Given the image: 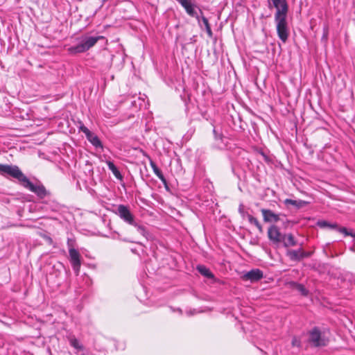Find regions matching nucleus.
Returning a JSON list of instances; mask_svg holds the SVG:
<instances>
[{
	"label": "nucleus",
	"mask_w": 355,
	"mask_h": 355,
	"mask_svg": "<svg viewBox=\"0 0 355 355\" xmlns=\"http://www.w3.org/2000/svg\"><path fill=\"white\" fill-rule=\"evenodd\" d=\"M0 174L2 175H10L17 179L26 189L35 193L40 198H44L46 195V189L43 185L33 184L16 165L0 164Z\"/></svg>",
	"instance_id": "f257e3e1"
},
{
	"label": "nucleus",
	"mask_w": 355,
	"mask_h": 355,
	"mask_svg": "<svg viewBox=\"0 0 355 355\" xmlns=\"http://www.w3.org/2000/svg\"><path fill=\"white\" fill-rule=\"evenodd\" d=\"M104 39L103 36H92L88 34L83 35L80 37L78 44L70 46L67 49L69 54L76 55L86 52L92 48L100 40Z\"/></svg>",
	"instance_id": "f03ea898"
},
{
	"label": "nucleus",
	"mask_w": 355,
	"mask_h": 355,
	"mask_svg": "<svg viewBox=\"0 0 355 355\" xmlns=\"http://www.w3.org/2000/svg\"><path fill=\"white\" fill-rule=\"evenodd\" d=\"M275 21L279 38L283 43H286L290 35L287 15H280L279 13H275Z\"/></svg>",
	"instance_id": "7ed1b4c3"
},
{
	"label": "nucleus",
	"mask_w": 355,
	"mask_h": 355,
	"mask_svg": "<svg viewBox=\"0 0 355 355\" xmlns=\"http://www.w3.org/2000/svg\"><path fill=\"white\" fill-rule=\"evenodd\" d=\"M328 339L322 334L318 327L309 331V343L313 347H324L328 344Z\"/></svg>",
	"instance_id": "20e7f679"
},
{
	"label": "nucleus",
	"mask_w": 355,
	"mask_h": 355,
	"mask_svg": "<svg viewBox=\"0 0 355 355\" xmlns=\"http://www.w3.org/2000/svg\"><path fill=\"white\" fill-rule=\"evenodd\" d=\"M115 213L126 223L135 225V216L127 206L119 205Z\"/></svg>",
	"instance_id": "39448f33"
},
{
	"label": "nucleus",
	"mask_w": 355,
	"mask_h": 355,
	"mask_svg": "<svg viewBox=\"0 0 355 355\" xmlns=\"http://www.w3.org/2000/svg\"><path fill=\"white\" fill-rule=\"evenodd\" d=\"M69 259L76 275H79L81 266L80 254L78 250L71 248L69 250Z\"/></svg>",
	"instance_id": "423d86ee"
},
{
	"label": "nucleus",
	"mask_w": 355,
	"mask_h": 355,
	"mask_svg": "<svg viewBox=\"0 0 355 355\" xmlns=\"http://www.w3.org/2000/svg\"><path fill=\"white\" fill-rule=\"evenodd\" d=\"M300 248L297 250H288L286 252V255L288 258L293 261H300L304 257H308L311 255L309 252H305L302 249V243L300 244Z\"/></svg>",
	"instance_id": "0eeeda50"
},
{
	"label": "nucleus",
	"mask_w": 355,
	"mask_h": 355,
	"mask_svg": "<svg viewBox=\"0 0 355 355\" xmlns=\"http://www.w3.org/2000/svg\"><path fill=\"white\" fill-rule=\"evenodd\" d=\"M177 1L185 9L189 15L196 17L199 20L197 12L195 10L196 6L193 2V0H177Z\"/></svg>",
	"instance_id": "6e6552de"
},
{
	"label": "nucleus",
	"mask_w": 355,
	"mask_h": 355,
	"mask_svg": "<svg viewBox=\"0 0 355 355\" xmlns=\"http://www.w3.org/2000/svg\"><path fill=\"white\" fill-rule=\"evenodd\" d=\"M263 277V272L259 269H253L242 276L243 280H249L250 282H255Z\"/></svg>",
	"instance_id": "1a4fd4ad"
},
{
	"label": "nucleus",
	"mask_w": 355,
	"mask_h": 355,
	"mask_svg": "<svg viewBox=\"0 0 355 355\" xmlns=\"http://www.w3.org/2000/svg\"><path fill=\"white\" fill-rule=\"evenodd\" d=\"M282 236L275 225H272L268 228V239L274 243H279L282 240Z\"/></svg>",
	"instance_id": "9d476101"
},
{
	"label": "nucleus",
	"mask_w": 355,
	"mask_h": 355,
	"mask_svg": "<svg viewBox=\"0 0 355 355\" xmlns=\"http://www.w3.org/2000/svg\"><path fill=\"white\" fill-rule=\"evenodd\" d=\"M274 7L276 8L275 13H279L280 15H287L288 4L286 0H271Z\"/></svg>",
	"instance_id": "9b49d317"
},
{
	"label": "nucleus",
	"mask_w": 355,
	"mask_h": 355,
	"mask_svg": "<svg viewBox=\"0 0 355 355\" xmlns=\"http://www.w3.org/2000/svg\"><path fill=\"white\" fill-rule=\"evenodd\" d=\"M263 220L266 223L277 222L279 220V215L274 213L270 209H262L261 210Z\"/></svg>",
	"instance_id": "f8f14e48"
},
{
	"label": "nucleus",
	"mask_w": 355,
	"mask_h": 355,
	"mask_svg": "<svg viewBox=\"0 0 355 355\" xmlns=\"http://www.w3.org/2000/svg\"><path fill=\"white\" fill-rule=\"evenodd\" d=\"M143 154L144 156L148 157V159L150 161V165L152 167L153 172L158 177V178L162 182V183L167 187V182L164 176L163 175L162 171L159 170V168L157 166L155 163L152 160L150 156H148L145 152L143 151Z\"/></svg>",
	"instance_id": "ddd939ff"
},
{
	"label": "nucleus",
	"mask_w": 355,
	"mask_h": 355,
	"mask_svg": "<svg viewBox=\"0 0 355 355\" xmlns=\"http://www.w3.org/2000/svg\"><path fill=\"white\" fill-rule=\"evenodd\" d=\"M284 246L286 248L293 247L297 245V242L292 234H286L282 236V240Z\"/></svg>",
	"instance_id": "4468645a"
},
{
	"label": "nucleus",
	"mask_w": 355,
	"mask_h": 355,
	"mask_svg": "<svg viewBox=\"0 0 355 355\" xmlns=\"http://www.w3.org/2000/svg\"><path fill=\"white\" fill-rule=\"evenodd\" d=\"M197 270L203 276L205 277H207L209 279L214 278L213 273L210 271V270L207 268L206 266L203 265H198L197 266Z\"/></svg>",
	"instance_id": "2eb2a0df"
},
{
	"label": "nucleus",
	"mask_w": 355,
	"mask_h": 355,
	"mask_svg": "<svg viewBox=\"0 0 355 355\" xmlns=\"http://www.w3.org/2000/svg\"><path fill=\"white\" fill-rule=\"evenodd\" d=\"M106 164L109 168V169L112 172V173L114 174V175L117 178V179H119V180H121L122 179V175L121 174V173L119 172V171L118 170V168L116 167V166L114 164L113 162H112L111 161H107L106 162Z\"/></svg>",
	"instance_id": "dca6fc26"
},
{
	"label": "nucleus",
	"mask_w": 355,
	"mask_h": 355,
	"mask_svg": "<svg viewBox=\"0 0 355 355\" xmlns=\"http://www.w3.org/2000/svg\"><path fill=\"white\" fill-rule=\"evenodd\" d=\"M284 204L285 205H291L297 208H300V207H302L304 205H306L307 204V202L304 200H292V199H286L284 200Z\"/></svg>",
	"instance_id": "f3484780"
},
{
	"label": "nucleus",
	"mask_w": 355,
	"mask_h": 355,
	"mask_svg": "<svg viewBox=\"0 0 355 355\" xmlns=\"http://www.w3.org/2000/svg\"><path fill=\"white\" fill-rule=\"evenodd\" d=\"M91 144L96 148H103L101 141L98 137L94 135L92 132L87 137Z\"/></svg>",
	"instance_id": "a211bd4d"
},
{
	"label": "nucleus",
	"mask_w": 355,
	"mask_h": 355,
	"mask_svg": "<svg viewBox=\"0 0 355 355\" xmlns=\"http://www.w3.org/2000/svg\"><path fill=\"white\" fill-rule=\"evenodd\" d=\"M248 221L250 224L254 225L260 232H263V227L258 220L250 214H247Z\"/></svg>",
	"instance_id": "6ab92c4d"
},
{
	"label": "nucleus",
	"mask_w": 355,
	"mask_h": 355,
	"mask_svg": "<svg viewBox=\"0 0 355 355\" xmlns=\"http://www.w3.org/2000/svg\"><path fill=\"white\" fill-rule=\"evenodd\" d=\"M132 225L137 228V230L139 234H141L142 236H144V237L148 239L149 234L147 232V230H146L144 226L139 225L136 222H135V225Z\"/></svg>",
	"instance_id": "aec40b11"
},
{
	"label": "nucleus",
	"mask_w": 355,
	"mask_h": 355,
	"mask_svg": "<svg viewBox=\"0 0 355 355\" xmlns=\"http://www.w3.org/2000/svg\"><path fill=\"white\" fill-rule=\"evenodd\" d=\"M202 21L205 26V29H206V31H207V33L208 36L211 37L213 33H212V31H211V26H210V25L209 24L208 19L205 17L202 16Z\"/></svg>",
	"instance_id": "412c9836"
},
{
	"label": "nucleus",
	"mask_w": 355,
	"mask_h": 355,
	"mask_svg": "<svg viewBox=\"0 0 355 355\" xmlns=\"http://www.w3.org/2000/svg\"><path fill=\"white\" fill-rule=\"evenodd\" d=\"M70 344L72 347L78 350L83 349V346L80 344L79 341L75 338L70 339Z\"/></svg>",
	"instance_id": "4be33fe9"
},
{
	"label": "nucleus",
	"mask_w": 355,
	"mask_h": 355,
	"mask_svg": "<svg viewBox=\"0 0 355 355\" xmlns=\"http://www.w3.org/2000/svg\"><path fill=\"white\" fill-rule=\"evenodd\" d=\"M293 285L295 288L300 291L303 295H307V291L302 284L293 283Z\"/></svg>",
	"instance_id": "5701e85b"
},
{
	"label": "nucleus",
	"mask_w": 355,
	"mask_h": 355,
	"mask_svg": "<svg viewBox=\"0 0 355 355\" xmlns=\"http://www.w3.org/2000/svg\"><path fill=\"white\" fill-rule=\"evenodd\" d=\"M339 232H340L341 233L344 234L345 236H354V233L348 232L347 230L345 227L340 228L339 229Z\"/></svg>",
	"instance_id": "b1692460"
},
{
	"label": "nucleus",
	"mask_w": 355,
	"mask_h": 355,
	"mask_svg": "<svg viewBox=\"0 0 355 355\" xmlns=\"http://www.w3.org/2000/svg\"><path fill=\"white\" fill-rule=\"evenodd\" d=\"M239 214L241 215V216H242L243 218H244L245 216H247V214H248L247 212H245V211H244V207H243V205L242 204H241V205H239Z\"/></svg>",
	"instance_id": "393cba45"
},
{
	"label": "nucleus",
	"mask_w": 355,
	"mask_h": 355,
	"mask_svg": "<svg viewBox=\"0 0 355 355\" xmlns=\"http://www.w3.org/2000/svg\"><path fill=\"white\" fill-rule=\"evenodd\" d=\"M319 225L321 226V227H330L331 228H334V227H336L337 225L336 224L334 225H329L327 222L326 221H322V222H320L319 223Z\"/></svg>",
	"instance_id": "a878e982"
},
{
	"label": "nucleus",
	"mask_w": 355,
	"mask_h": 355,
	"mask_svg": "<svg viewBox=\"0 0 355 355\" xmlns=\"http://www.w3.org/2000/svg\"><path fill=\"white\" fill-rule=\"evenodd\" d=\"M80 130L85 134L87 137L92 133V132L84 125L80 126Z\"/></svg>",
	"instance_id": "bb28decb"
},
{
	"label": "nucleus",
	"mask_w": 355,
	"mask_h": 355,
	"mask_svg": "<svg viewBox=\"0 0 355 355\" xmlns=\"http://www.w3.org/2000/svg\"><path fill=\"white\" fill-rule=\"evenodd\" d=\"M292 345L293 347H300V340L296 338V337H294L292 340Z\"/></svg>",
	"instance_id": "cd10ccee"
},
{
	"label": "nucleus",
	"mask_w": 355,
	"mask_h": 355,
	"mask_svg": "<svg viewBox=\"0 0 355 355\" xmlns=\"http://www.w3.org/2000/svg\"><path fill=\"white\" fill-rule=\"evenodd\" d=\"M213 132L214 134V137H215L216 139H221L222 138L221 135L220 134H218L217 132H216V130L215 128L213 130Z\"/></svg>",
	"instance_id": "c85d7f7f"
},
{
	"label": "nucleus",
	"mask_w": 355,
	"mask_h": 355,
	"mask_svg": "<svg viewBox=\"0 0 355 355\" xmlns=\"http://www.w3.org/2000/svg\"><path fill=\"white\" fill-rule=\"evenodd\" d=\"M353 237L355 238V233H354V236Z\"/></svg>",
	"instance_id": "c756f323"
}]
</instances>
